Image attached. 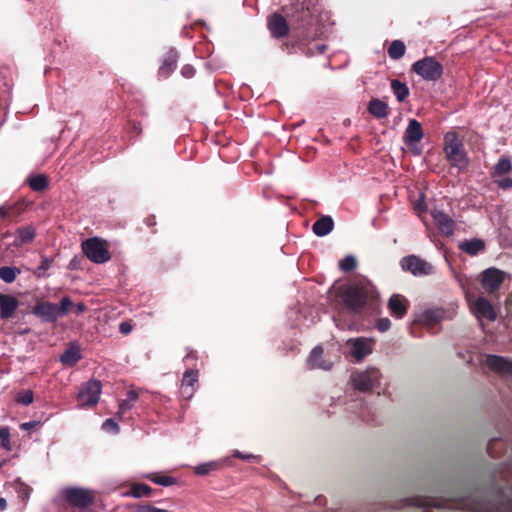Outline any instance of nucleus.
I'll return each instance as SVG.
<instances>
[{
  "instance_id": "nucleus-1",
  "label": "nucleus",
  "mask_w": 512,
  "mask_h": 512,
  "mask_svg": "<svg viewBox=\"0 0 512 512\" xmlns=\"http://www.w3.org/2000/svg\"><path fill=\"white\" fill-rule=\"evenodd\" d=\"M383 375L379 368L368 366L364 370H356L350 376V382L355 390L369 393L381 386Z\"/></svg>"
},
{
  "instance_id": "nucleus-2",
  "label": "nucleus",
  "mask_w": 512,
  "mask_h": 512,
  "mask_svg": "<svg viewBox=\"0 0 512 512\" xmlns=\"http://www.w3.org/2000/svg\"><path fill=\"white\" fill-rule=\"evenodd\" d=\"M375 348V340L369 337H354L345 342L346 356L354 363L364 361Z\"/></svg>"
},
{
  "instance_id": "nucleus-3",
  "label": "nucleus",
  "mask_w": 512,
  "mask_h": 512,
  "mask_svg": "<svg viewBox=\"0 0 512 512\" xmlns=\"http://www.w3.org/2000/svg\"><path fill=\"white\" fill-rule=\"evenodd\" d=\"M81 248L85 256L96 264L108 262L111 258L108 242L99 237L84 240Z\"/></svg>"
},
{
  "instance_id": "nucleus-4",
  "label": "nucleus",
  "mask_w": 512,
  "mask_h": 512,
  "mask_svg": "<svg viewBox=\"0 0 512 512\" xmlns=\"http://www.w3.org/2000/svg\"><path fill=\"white\" fill-rule=\"evenodd\" d=\"M372 292L373 287L370 284L350 286L343 293V301L349 310L358 313L365 306Z\"/></svg>"
},
{
  "instance_id": "nucleus-5",
  "label": "nucleus",
  "mask_w": 512,
  "mask_h": 512,
  "mask_svg": "<svg viewBox=\"0 0 512 512\" xmlns=\"http://www.w3.org/2000/svg\"><path fill=\"white\" fill-rule=\"evenodd\" d=\"M444 150L452 166L456 167L458 170H462L467 166V158L463 144L454 133H447L445 135Z\"/></svg>"
},
{
  "instance_id": "nucleus-6",
  "label": "nucleus",
  "mask_w": 512,
  "mask_h": 512,
  "mask_svg": "<svg viewBox=\"0 0 512 512\" xmlns=\"http://www.w3.org/2000/svg\"><path fill=\"white\" fill-rule=\"evenodd\" d=\"M412 70L427 81H437L443 74V66L434 57H424L412 65Z\"/></svg>"
},
{
  "instance_id": "nucleus-7",
  "label": "nucleus",
  "mask_w": 512,
  "mask_h": 512,
  "mask_svg": "<svg viewBox=\"0 0 512 512\" xmlns=\"http://www.w3.org/2000/svg\"><path fill=\"white\" fill-rule=\"evenodd\" d=\"M64 499L77 508H85L94 501V491L79 487L66 488L62 491Z\"/></svg>"
},
{
  "instance_id": "nucleus-8",
  "label": "nucleus",
  "mask_w": 512,
  "mask_h": 512,
  "mask_svg": "<svg viewBox=\"0 0 512 512\" xmlns=\"http://www.w3.org/2000/svg\"><path fill=\"white\" fill-rule=\"evenodd\" d=\"M400 264L403 270L410 272L414 276L422 277L434 273V267L430 263L415 255L402 258Z\"/></svg>"
},
{
  "instance_id": "nucleus-9",
  "label": "nucleus",
  "mask_w": 512,
  "mask_h": 512,
  "mask_svg": "<svg viewBox=\"0 0 512 512\" xmlns=\"http://www.w3.org/2000/svg\"><path fill=\"white\" fill-rule=\"evenodd\" d=\"M424 136L422 126L416 119H410L408 126L404 132L403 140L409 146L414 155L419 156L422 153L421 148L418 146L419 142Z\"/></svg>"
},
{
  "instance_id": "nucleus-10",
  "label": "nucleus",
  "mask_w": 512,
  "mask_h": 512,
  "mask_svg": "<svg viewBox=\"0 0 512 512\" xmlns=\"http://www.w3.org/2000/svg\"><path fill=\"white\" fill-rule=\"evenodd\" d=\"M505 278L504 271L490 267L481 273V284L486 293L492 294L499 290Z\"/></svg>"
},
{
  "instance_id": "nucleus-11",
  "label": "nucleus",
  "mask_w": 512,
  "mask_h": 512,
  "mask_svg": "<svg viewBox=\"0 0 512 512\" xmlns=\"http://www.w3.org/2000/svg\"><path fill=\"white\" fill-rule=\"evenodd\" d=\"M466 299L472 313L477 317V319H487L489 321H494L496 319V312L489 300L484 297H478L473 301L468 293H466Z\"/></svg>"
},
{
  "instance_id": "nucleus-12",
  "label": "nucleus",
  "mask_w": 512,
  "mask_h": 512,
  "mask_svg": "<svg viewBox=\"0 0 512 512\" xmlns=\"http://www.w3.org/2000/svg\"><path fill=\"white\" fill-rule=\"evenodd\" d=\"M102 386L96 379L88 381L79 391L78 400L81 406H93L99 401Z\"/></svg>"
},
{
  "instance_id": "nucleus-13",
  "label": "nucleus",
  "mask_w": 512,
  "mask_h": 512,
  "mask_svg": "<svg viewBox=\"0 0 512 512\" xmlns=\"http://www.w3.org/2000/svg\"><path fill=\"white\" fill-rule=\"evenodd\" d=\"M306 367L309 370L329 371L333 367V361L324 354L323 347L317 345L311 350L306 360Z\"/></svg>"
},
{
  "instance_id": "nucleus-14",
  "label": "nucleus",
  "mask_w": 512,
  "mask_h": 512,
  "mask_svg": "<svg viewBox=\"0 0 512 512\" xmlns=\"http://www.w3.org/2000/svg\"><path fill=\"white\" fill-rule=\"evenodd\" d=\"M483 363L495 373L512 376V360L496 355H486Z\"/></svg>"
},
{
  "instance_id": "nucleus-15",
  "label": "nucleus",
  "mask_w": 512,
  "mask_h": 512,
  "mask_svg": "<svg viewBox=\"0 0 512 512\" xmlns=\"http://www.w3.org/2000/svg\"><path fill=\"white\" fill-rule=\"evenodd\" d=\"M33 313L45 322H55L60 318L57 305L52 302H39L33 308Z\"/></svg>"
},
{
  "instance_id": "nucleus-16",
  "label": "nucleus",
  "mask_w": 512,
  "mask_h": 512,
  "mask_svg": "<svg viewBox=\"0 0 512 512\" xmlns=\"http://www.w3.org/2000/svg\"><path fill=\"white\" fill-rule=\"evenodd\" d=\"M431 215L437 228L443 235L450 236L453 234L455 223L451 217L436 209L431 212Z\"/></svg>"
},
{
  "instance_id": "nucleus-17",
  "label": "nucleus",
  "mask_w": 512,
  "mask_h": 512,
  "mask_svg": "<svg viewBox=\"0 0 512 512\" xmlns=\"http://www.w3.org/2000/svg\"><path fill=\"white\" fill-rule=\"evenodd\" d=\"M198 382V371L188 369L184 372L181 383V395L185 399H191L195 392V384Z\"/></svg>"
},
{
  "instance_id": "nucleus-18",
  "label": "nucleus",
  "mask_w": 512,
  "mask_h": 512,
  "mask_svg": "<svg viewBox=\"0 0 512 512\" xmlns=\"http://www.w3.org/2000/svg\"><path fill=\"white\" fill-rule=\"evenodd\" d=\"M388 308L393 316L403 318L407 313L408 303L403 296L394 294L389 298Z\"/></svg>"
},
{
  "instance_id": "nucleus-19",
  "label": "nucleus",
  "mask_w": 512,
  "mask_h": 512,
  "mask_svg": "<svg viewBox=\"0 0 512 512\" xmlns=\"http://www.w3.org/2000/svg\"><path fill=\"white\" fill-rule=\"evenodd\" d=\"M268 27L274 37H283L288 32V25L283 16L273 14L268 20Z\"/></svg>"
},
{
  "instance_id": "nucleus-20",
  "label": "nucleus",
  "mask_w": 512,
  "mask_h": 512,
  "mask_svg": "<svg viewBox=\"0 0 512 512\" xmlns=\"http://www.w3.org/2000/svg\"><path fill=\"white\" fill-rule=\"evenodd\" d=\"M18 307V301L10 295L0 294V316L2 319L9 318Z\"/></svg>"
},
{
  "instance_id": "nucleus-21",
  "label": "nucleus",
  "mask_w": 512,
  "mask_h": 512,
  "mask_svg": "<svg viewBox=\"0 0 512 512\" xmlns=\"http://www.w3.org/2000/svg\"><path fill=\"white\" fill-rule=\"evenodd\" d=\"M333 227V219L330 216H322L313 224L312 230L315 235L324 237L333 230Z\"/></svg>"
},
{
  "instance_id": "nucleus-22",
  "label": "nucleus",
  "mask_w": 512,
  "mask_h": 512,
  "mask_svg": "<svg viewBox=\"0 0 512 512\" xmlns=\"http://www.w3.org/2000/svg\"><path fill=\"white\" fill-rule=\"evenodd\" d=\"M445 318V311L441 308H436L424 311L421 316V321L428 326H434Z\"/></svg>"
},
{
  "instance_id": "nucleus-23",
  "label": "nucleus",
  "mask_w": 512,
  "mask_h": 512,
  "mask_svg": "<svg viewBox=\"0 0 512 512\" xmlns=\"http://www.w3.org/2000/svg\"><path fill=\"white\" fill-rule=\"evenodd\" d=\"M177 60H178L177 51L174 49L169 50L167 52V54L165 55L163 63L159 69L160 74L165 77L169 76L172 73V71L175 69Z\"/></svg>"
},
{
  "instance_id": "nucleus-24",
  "label": "nucleus",
  "mask_w": 512,
  "mask_h": 512,
  "mask_svg": "<svg viewBox=\"0 0 512 512\" xmlns=\"http://www.w3.org/2000/svg\"><path fill=\"white\" fill-rule=\"evenodd\" d=\"M459 248L463 252H465L471 256H474L484 250L485 244H484L483 240H481V239H471V240H465V241L461 242L459 244Z\"/></svg>"
},
{
  "instance_id": "nucleus-25",
  "label": "nucleus",
  "mask_w": 512,
  "mask_h": 512,
  "mask_svg": "<svg viewBox=\"0 0 512 512\" xmlns=\"http://www.w3.org/2000/svg\"><path fill=\"white\" fill-rule=\"evenodd\" d=\"M81 359V352L79 347L70 346L68 349L64 351V353L60 356V361L63 365L72 367L77 364V362Z\"/></svg>"
},
{
  "instance_id": "nucleus-26",
  "label": "nucleus",
  "mask_w": 512,
  "mask_h": 512,
  "mask_svg": "<svg viewBox=\"0 0 512 512\" xmlns=\"http://www.w3.org/2000/svg\"><path fill=\"white\" fill-rule=\"evenodd\" d=\"M512 170L511 159L507 156H501L495 164L492 177L497 178L509 173Z\"/></svg>"
},
{
  "instance_id": "nucleus-27",
  "label": "nucleus",
  "mask_w": 512,
  "mask_h": 512,
  "mask_svg": "<svg viewBox=\"0 0 512 512\" xmlns=\"http://www.w3.org/2000/svg\"><path fill=\"white\" fill-rule=\"evenodd\" d=\"M368 111L377 118H384L388 115V106L379 99H373L369 102Z\"/></svg>"
},
{
  "instance_id": "nucleus-28",
  "label": "nucleus",
  "mask_w": 512,
  "mask_h": 512,
  "mask_svg": "<svg viewBox=\"0 0 512 512\" xmlns=\"http://www.w3.org/2000/svg\"><path fill=\"white\" fill-rule=\"evenodd\" d=\"M35 237V231L32 227H24L17 230V236L14 244L19 246L31 242Z\"/></svg>"
},
{
  "instance_id": "nucleus-29",
  "label": "nucleus",
  "mask_w": 512,
  "mask_h": 512,
  "mask_svg": "<svg viewBox=\"0 0 512 512\" xmlns=\"http://www.w3.org/2000/svg\"><path fill=\"white\" fill-rule=\"evenodd\" d=\"M391 89L399 102H403L409 95L407 85L397 79L391 81Z\"/></svg>"
},
{
  "instance_id": "nucleus-30",
  "label": "nucleus",
  "mask_w": 512,
  "mask_h": 512,
  "mask_svg": "<svg viewBox=\"0 0 512 512\" xmlns=\"http://www.w3.org/2000/svg\"><path fill=\"white\" fill-rule=\"evenodd\" d=\"M20 273L17 267L4 266L0 268V279L6 283H12Z\"/></svg>"
},
{
  "instance_id": "nucleus-31",
  "label": "nucleus",
  "mask_w": 512,
  "mask_h": 512,
  "mask_svg": "<svg viewBox=\"0 0 512 512\" xmlns=\"http://www.w3.org/2000/svg\"><path fill=\"white\" fill-rule=\"evenodd\" d=\"M222 461H210L206 463H202L197 465L194 468V472L196 475L204 476L209 474L211 471L217 470Z\"/></svg>"
},
{
  "instance_id": "nucleus-32",
  "label": "nucleus",
  "mask_w": 512,
  "mask_h": 512,
  "mask_svg": "<svg viewBox=\"0 0 512 512\" xmlns=\"http://www.w3.org/2000/svg\"><path fill=\"white\" fill-rule=\"evenodd\" d=\"M405 53V45L400 40H394L389 48H388V55L392 59H399L401 58Z\"/></svg>"
},
{
  "instance_id": "nucleus-33",
  "label": "nucleus",
  "mask_w": 512,
  "mask_h": 512,
  "mask_svg": "<svg viewBox=\"0 0 512 512\" xmlns=\"http://www.w3.org/2000/svg\"><path fill=\"white\" fill-rule=\"evenodd\" d=\"M28 183L31 189H33L34 191H42L48 185L47 178L44 175L31 176L28 179Z\"/></svg>"
},
{
  "instance_id": "nucleus-34",
  "label": "nucleus",
  "mask_w": 512,
  "mask_h": 512,
  "mask_svg": "<svg viewBox=\"0 0 512 512\" xmlns=\"http://www.w3.org/2000/svg\"><path fill=\"white\" fill-rule=\"evenodd\" d=\"M53 260L51 258H48L46 256L41 257L40 265L35 270L34 274L37 277H45L46 272L51 268Z\"/></svg>"
},
{
  "instance_id": "nucleus-35",
  "label": "nucleus",
  "mask_w": 512,
  "mask_h": 512,
  "mask_svg": "<svg viewBox=\"0 0 512 512\" xmlns=\"http://www.w3.org/2000/svg\"><path fill=\"white\" fill-rule=\"evenodd\" d=\"M0 440L1 447L6 451L12 450V444L10 440V429L9 427H0Z\"/></svg>"
},
{
  "instance_id": "nucleus-36",
  "label": "nucleus",
  "mask_w": 512,
  "mask_h": 512,
  "mask_svg": "<svg viewBox=\"0 0 512 512\" xmlns=\"http://www.w3.org/2000/svg\"><path fill=\"white\" fill-rule=\"evenodd\" d=\"M357 266V260L352 255L345 256L340 262H339V268L344 272L352 271Z\"/></svg>"
},
{
  "instance_id": "nucleus-37",
  "label": "nucleus",
  "mask_w": 512,
  "mask_h": 512,
  "mask_svg": "<svg viewBox=\"0 0 512 512\" xmlns=\"http://www.w3.org/2000/svg\"><path fill=\"white\" fill-rule=\"evenodd\" d=\"M16 401L23 405H30L33 402V392L31 390H22L17 393Z\"/></svg>"
},
{
  "instance_id": "nucleus-38",
  "label": "nucleus",
  "mask_w": 512,
  "mask_h": 512,
  "mask_svg": "<svg viewBox=\"0 0 512 512\" xmlns=\"http://www.w3.org/2000/svg\"><path fill=\"white\" fill-rule=\"evenodd\" d=\"M301 10V15L297 16V20L305 24H310L311 17L315 12H317V10L315 8H313V10H310L309 7L305 8L303 3L301 4Z\"/></svg>"
},
{
  "instance_id": "nucleus-39",
  "label": "nucleus",
  "mask_w": 512,
  "mask_h": 512,
  "mask_svg": "<svg viewBox=\"0 0 512 512\" xmlns=\"http://www.w3.org/2000/svg\"><path fill=\"white\" fill-rule=\"evenodd\" d=\"M151 488L146 484H137L132 488V495L136 498L149 495Z\"/></svg>"
},
{
  "instance_id": "nucleus-40",
  "label": "nucleus",
  "mask_w": 512,
  "mask_h": 512,
  "mask_svg": "<svg viewBox=\"0 0 512 512\" xmlns=\"http://www.w3.org/2000/svg\"><path fill=\"white\" fill-rule=\"evenodd\" d=\"M354 412L361 420L365 422H369L371 420L370 409L363 403H360V408Z\"/></svg>"
},
{
  "instance_id": "nucleus-41",
  "label": "nucleus",
  "mask_w": 512,
  "mask_h": 512,
  "mask_svg": "<svg viewBox=\"0 0 512 512\" xmlns=\"http://www.w3.org/2000/svg\"><path fill=\"white\" fill-rule=\"evenodd\" d=\"M72 306V301L69 297H63L60 301V306L57 305L59 316L62 317L67 314L69 308Z\"/></svg>"
},
{
  "instance_id": "nucleus-42",
  "label": "nucleus",
  "mask_w": 512,
  "mask_h": 512,
  "mask_svg": "<svg viewBox=\"0 0 512 512\" xmlns=\"http://www.w3.org/2000/svg\"><path fill=\"white\" fill-rule=\"evenodd\" d=\"M102 429L106 432L116 434L119 432V425L113 419H106L102 424Z\"/></svg>"
},
{
  "instance_id": "nucleus-43",
  "label": "nucleus",
  "mask_w": 512,
  "mask_h": 512,
  "mask_svg": "<svg viewBox=\"0 0 512 512\" xmlns=\"http://www.w3.org/2000/svg\"><path fill=\"white\" fill-rule=\"evenodd\" d=\"M233 456L237 457V458H240V459H243V460H246V461L259 462V460H260L259 456H256V455H253V454H248V453H242V452H240L238 450H235L233 452Z\"/></svg>"
},
{
  "instance_id": "nucleus-44",
  "label": "nucleus",
  "mask_w": 512,
  "mask_h": 512,
  "mask_svg": "<svg viewBox=\"0 0 512 512\" xmlns=\"http://www.w3.org/2000/svg\"><path fill=\"white\" fill-rule=\"evenodd\" d=\"M495 183L499 188L509 189L512 188V179L510 177L494 178Z\"/></svg>"
},
{
  "instance_id": "nucleus-45",
  "label": "nucleus",
  "mask_w": 512,
  "mask_h": 512,
  "mask_svg": "<svg viewBox=\"0 0 512 512\" xmlns=\"http://www.w3.org/2000/svg\"><path fill=\"white\" fill-rule=\"evenodd\" d=\"M134 512H169V511L147 504V505L138 506Z\"/></svg>"
},
{
  "instance_id": "nucleus-46",
  "label": "nucleus",
  "mask_w": 512,
  "mask_h": 512,
  "mask_svg": "<svg viewBox=\"0 0 512 512\" xmlns=\"http://www.w3.org/2000/svg\"><path fill=\"white\" fill-rule=\"evenodd\" d=\"M152 481L156 484L162 485V486H170L174 483L173 478L169 476H158L154 477Z\"/></svg>"
},
{
  "instance_id": "nucleus-47",
  "label": "nucleus",
  "mask_w": 512,
  "mask_h": 512,
  "mask_svg": "<svg viewBox=\"0 0 512 512\" xmlns=\"http://www.w3.org/2000/svg\"><path fill=\"white\" fill-rule=\"evenodd\" d=\"M391 327V322L388 318H381L377 323V329L380 332H385Z\"/></svg>"
},
{
  "instance_id": "nucleus-48",
  "label": "nucleus",
  "mask_w": 512,
  "mask_h": 512,
  "mask_svg": "<svg viewBox=\"0 0 512 512\" xmlns=\"http://www.w3.org/2000/svg\"><path fill=\"white\" fill-rule=\"evenodd\" d=\"M133 403L127 399L122 400L119 404L118 415L124 414L126 411L132 409Z\"/></svg>"
},
{
  "instance_id": "nucleus-49",
  "label": "nucleus",
  "mask_w": 512,
  "mask_h": 512,
  "mask_svg": "<svg viewBox=\"0 0 512 512\" xmlns=\"http://www.w3.org/2000/svg\"><path fill=\"white\" fill-rule=\"evenodd\" d=\"M181 74L183 77L185 78H191L194 76L195 74V69L193 68V66L191 65H184L182 68H181Z\"/></svg>"
},
{
  "instance_id": "nucleus-50",
  "label": "nucleus",
  "mask_w": 512,
  "mask_h": 512,
  "mask_svg": "<svg viewBox=\"0 0 512 512\" xmlns=\"http://www.w3.org/2000/svg\"><path fill=\"white\" fill-rule=\"evenodd\" d=\"M119 330L122 334H128L132 330V326L129 323L123 322L119 325Z\"/></svg>"
},
{
  "instance_id": "nucleus-51",
  "label": "nucleus",
  "mask_w": 512,
  "mask_h": 512,
  "mask_svg": "<svg viewBox=\"0 0 512 512\" xmlns=\"http://www.w3.org/2000/svg\"><path fill=\"white\" fill-rule=\"evenodd\" d=\"M138 398V394L134 391V390H129L127 392V400L131 401L132 403H134Z\"/></svg>"
},
{
  "instance_id": "nucleus-52",
  "label": "nucleus",
  "mask_w": 512,
  "mask_h": 512,
  "mask_svg": "<svg viewBox=\"0 0 512 512\" xmlns=\"http://www.w3.org/2000/svg\"><path fill=\"white\" fill-rule=\"evenodd\" d=\"M415 210L418 212V213H421V212H424L426 210V207L424 205V202L422 200H419L416 204H415Z\"/></svg>"
},
{
  "instance_id": "nucleus-53",
  "label": "nucleus",
  "mask_w": 512,
  "mask_h": 512,
  "mask_svg": "<svg viewBox=\"0 0 512 512\" xmlns=\"http://www.w3.org/2000/svg\"><path fill=\"white\" fill-rule=\"evenodd\" d=\"M35 424H36V423H35L34 421H31V422H25V423H22V424L20 425V428H21L22 430H31L32 428H34Z\"/></svg>"
},
{
  "instance_id": "nucleus-54",
  "label": "nucleus",
  "mask_w": 512,
  "mask_h": 512,
  "mask_svg": "<svg viewBox=\"0 0 512 512\" xmlns=\"http://www.w3.org/2000/svg\"><path fill=\"white\" fill-rule=\"evenodd\" d=\"M76 310L78 314L83 313L86 310V306L83 303H78L76 305Z\"/></svg>"
},
{
  "instance_id": "nucleus-55",
  "label": "nucleus",
  "mask_w": 512,
  "mask_h": 512,
  "mask_svg": "<svg viewBox=\"0 0 512 512\" xmlns=\"http://www.w3.org/2000/svg\"><path fill=\"white\" fill-rule=\"evenodd\" d=\"M8 214V210L5 206H0V217L5 218Z\"/></svg>"
},
{
  "instance_id": "nucleus-56",
  "label": "nucleus",
  "mask_w": 512,
  "mask_h": 512,
  "mask_svg": "<svg viewBox=\"0 0 512 512\" xmlns=\"http://www.w3.org/2000/svg\"><path fill=\"white\" fill-rule=\"evenodd\" d=\"M133 130L137 133V134H140L142 129H141V125L139 123H133Z\"/></svg>"
},
{
  "instance_id": "nucleus-57",
  "label": "nucleus",
  "mask_w": 512,
  "mask_h": 512,
  "mask_svg": "<svg viewBox=\"0 0 512 512\" xmlns=\"http://www.w3.org/2000/svg\"><path fill=\"white\" fill-rule=\"evenodd\" d=\"M7 507V502L4 498H0V510L3 511Z\"/></svg>"
},
{
  "instance_id": "nucleus-58",
  "label": "nucleus",
  "mask_w": 512,
  "mask_h": 512,
  "mask_svg": "<svg viewBox=\"0 0 512 512\" xmlns=\"http://www.w3.org/2000/svg\"><path fill=\"white\" fill-rule=\"evenodd\" d=\"M493 442H494V440H491V441L489 442V444H488L487 449H488L489 453H492V451H491V450H492V443H493Z\"/></svg>"
},
{
  "instance_id": "nucleus-59",
  "label": "nucleus",
  "mask_w": 512,
  "mask_h": 512,
  "mask_svg": "<svg viewBox=\"0 0 512 512\" xmlns=\"http://www.w3.org/2000/svg\"><path fill=\"white\" fill-rule=\"evenodd\" d=\"M457 281L460 284V286L464 289V283L460 277H457Z\"/></svg>"
},
{
  "instance_id": "nucleus-60",
  "label": "nucleus",
  "mask_w": 512,
  "mask_h": 512,
  "mask_svg": "<svg viewBox=\"0 0 512 512\" xmlns=\"http://www.w3.org/2000/svg\"><path fill=\"white\" fill-rule=\"evenodd\" d=\"M317 48L319 49V51L321 53L324 52V50H325V46L324 45L318 46Z\"/></svg>"
},
{
  "instance_id": "nucleus-61",
  "label": "nucleus",
  "mask_w": 512,
  "mask_h": 512,
  "mask_svg": "<svg viewBox=\"0 0 512 512\" xmlns=\"http://www.w3.org/2000/svg\"><path fill=\"white\" fill-rule=\"evenodd\" d=\"M509 512H512V511H509Z\"/></svg>"
}]
</instances>
